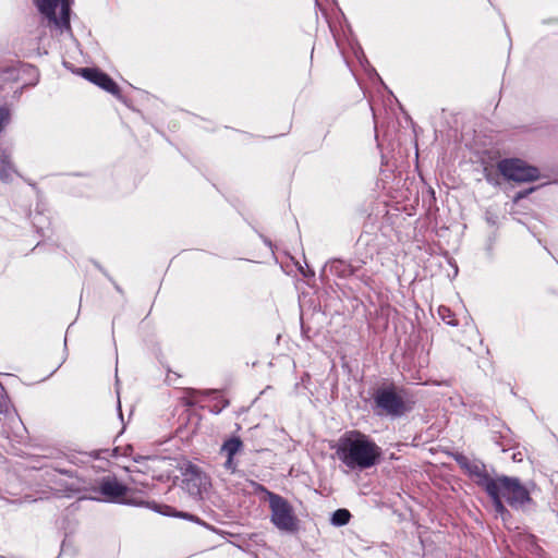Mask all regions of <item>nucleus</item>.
<instances>
[{
  "label": "nucleus",
  "mask_w": 558,
  "mask_h": 558,
  "mask_svg": "<svg viewBox=\"0 0 558 558\" xmlns=\"http://www.w3.org/2000/svg\"><path fill=\"white\" fill-rule=\"evenodd\" d=\"M337 458L350 470H366L375 466L381 458V448L360 430H348L336 446Z\"/></svg>",
  "instance_id": "1"
},
{
  "label": "nucleus",
  "mask_w": 558,
  "mask_h": 558,
  "mask_svg": "<svg viewBox=\"0 0 558 558\" xmlns=\"http://www.w3.org/2000/svg\"><path fill=\"white\" fill-rule=\"evenodd\" d=\"M246 493L260 494V499L269 501L271 521L278 529L288 532L296 529V519L293 515L292 508L281 496L267 490L253 481L246 482Z\"/></svg>",
  "instance_id": "2"
},
{
  "label": "nucleus",
  "mask_w": 558,
  "mask_h": 558,
  "mask_svg": "<svg viewBox=\"0 0 558 558\" xmlns=\"http://www.w3.org/2000/svg\"><path fill=\"white\" fill-rule=\"evenodd\" d=\"M374 410L378 415L399 417L411 410L410 403L393 385L379 387L373 393Z\"/></svg>",
  "instance_id": "3"
},
{
  "label": "nucleus",
  "mask_w": 558,
  "mask_h": 558,
  "mask_svg": "<svg viewBox=\"0 0 558 558\" xmlns=\"http://www.w3.org/2000/svg\"><path fill=\"white\" fill-rule=\"evenodd\" d=\"M496 492L504 498L512 508H519L530 502V492L521 482L515 477L506 475L497 476L493 481Z\"/></svg>",
  "instance_id": "4"
},
{
  "label": "nucleus",
  "mask_w": 558,
  "mask_h": 558,
  "mask_svg": "<svg viewBox=\"0 0 558 558\" xmlns=\"http://www.w3.org/2000/svg\"><path fill=\"white\" fill-rule=\"evenodd\" d=\"M497 167L508 181L523 183L533 182L539 178V171L536 167L530 166L524 160L518 158L502 159L498 162Z\"/></svg>",
  "instance_id": "5"
},
{
  "label": "nucleus",
  "mask_w": 558,
  "mask_h": 558,
  "mask_svg": "<svg viewBox=\"0 0 558 558\" xmlns=\"http://www.w3.org/2000/svg\"><path fill=\"white\" fill-rule=\"evenodd\" d=\"M95 490L101 495L104 500L109 502L144 505L142 500L130 499V488L113 475L101 477Z\"/></svg>",
  "instance_id": "6"
},
{
  "label": "nucleus",
  "mask_w": 558,
  "mask_h": 558,
  "mask_svg": "<svg viewBox=\"0 0 558 558\" xmlns=\"http://www.w3.org/2000/svg\"><path fill=\"white\" fill-rule=\"evenodd\" d=\"M458 465L481 487L485 490L493 486L495 478L490 477L486 471V465L476 459H470L462 453L453 456Z\"/></svg>",
  "instance_id": "7"
},
{
  "label": "nucleus",
  "mask_w": 558,
  "mask_h": 558,
  "mask_svg": "<svg viewBox=\"0 0 558 558\" xmlns=\"http://www.w3.org/2000/svg\"><path fill=\"white\" fill-rule=\"evenodd\" d=\"M243 447V442L240 437H230L223 441L220 447L219 454L225 459L222 468L229 475H233L239 472L240 454Z\"/></svg>",
  "instance_id": "8"
},
{
  "label": "nucleus",
  "mask_w": 558,
  "mask_h": 558,
  "mask_svg": "<svg viewBox=\"0 0 558 558\" xmlns=\"http://www.w3.org/2000/svg\"><path fill=\"white\" fill-rule=\"evenodd\" d=\"M183 483L192 494H201L209 484L207 474L196 464L187 462L182 468Z\"/></svg>",
  "instance_id": "9"
},
{
  "label": "nucleus",
  "mask_w": 558,
  "mask_h": 558,
  "mask_svg": "<svg viewBox=\"0 0 558 558\" xmlns=\"http://www.w3.org/2000/svg\"><path fill=\"white\" fill-rule=\"evenodd\" d=\"M80 74L114 97L121 98L119 85L104 71L97 68H82Z\"/></svg>",
  "instance_id": "10"
},
{
  "label": "nucleus",
  "mask_w": 558,
  "mask_h": 558,
  "mask_svg": "<svg viewBox=\"0 0 558 558\" xmlns=\"http://www.w3.org/2000/svg\"><path fill=\"white\" fill-rule=\"evenodd\" d=\"M60 0H35V4L46 17L57 23L56 9Z\"/></svg>",
  "instance_id": "11"
},
{
  "label": "nucleus",
  "mask_w": 558,
  "mask_h": 558,
  "mask_svg": "<svg viewBox=\"0 0 558 558\" xmlns=\"http://www.w3.org/2000/svg\"><path fill=\"white\" fill-rule=\"evenodd\" d=\"M14 166L11 161L10 155L3 153L0 155V180L3 182H9L12 180L13 174L15 173Z\"/></svg>",
  "instance_id": "12"
},
{
  "label": "nucleus",
  "mask_w": 558,
  "mask_h": 558,
  "mask_svg": "<svg viewBox=\"0 0 558 558\" xmlns=\"http://www.w3.org/2000/svg\"><path fill=\"white\" fill-rule=\"evenodd\" d=\"M485 492L492 498L495 511L501 515L505 514L507 509L502 502V497L496 492V487L494 485L489 486Z\"/></svg>",
  "instance_id": "13"
},
{
  "label": "nucleus",
  "mask_w": 558,
  "mask_h": 558,
  "mask_svg": "<svg viewBox=\"0 0 558 558\" xmlns=\"http://www.w3.org/2000/svg\"><path fill=\"white\" fill-rule=\"evenodd\" d=\"M229 404V401L223 398L218 392H213V398L210 400V403L206 405L210 412L213 413H220L227 405Z\"/></svg>",
  "instance_id": "14"
},
{
  "label": "nucleus",
  "mask_w": 558,
  "mask_h": 558,
  "mask_svg": "<svg viewBox=\"0 0 558 558\" xmlns=\"http://www.w3.org/2000/svg\"><path fill=\"white\" fill-rule=\"evenodd\" d=\"M351 513L347 509H338L332 513L331 523L336 526H342L349 523Z\"/></svg>",
  "instance_id": "15"
},
{
  "label": "nucleus",
  "mask_w": 558,
  "mask_h": 558,
  "mask_svg": "<svg viewBox=\"0 0 558 558\" xmlns=\"http://www.w3.org/2000/svg\"><path fill=\"white\" fill-rule=\"evenodd\" d=\"M148 508H151L154 509L155 511H158L162 514H167V515H175V517H179V518H187V514L185 513H182V512H178V513H174V512H171V507L169 506H159L157 505L155 501L153 502H146L145 504Z\"/></svg>",
  "instance_id": "16"
},
{
  "label": "nucleus",
  "mask_w": 558,
  "mask_h": 558,
  "mask_svg": "<svg viewBox=\"0 0 558 558\" xmlns=\"http://www.w3.org/2000/svg\"><path fill=\"white\" fill-rule=\"evenodd\" d=\"M438 314L441 317V319L444 322H446L448 325H451V326H456L457 325V322L453 319V314H452V312L448 307L440 306L438 308Z\"/></svg>",
  "instance_id": "17"
},
{
  "label": "nucleus",
  "mask_w": 558,
  "mask_h": 558,
  "mask_svg": "<svg viewBox=\"0 0 558 558\" xmlns=\"http://www.w3.org/2000/svg\"><path fill=\"white\" fill-rule=\"evenodd\" d=\"M10 120V111L4 107H0V133Z\"/></svg>",
  "instance_id": "18"
},
{
  "label": "nucleus",
  "mask_w": 558,
  "mask_h": 558,
  "mask_svg": "<svg viewBox=\"0 0 558 558\" xmlns=\"http://www.w3.org/2000/svg\"><path fill=\"white\" fill-rule=\"evenodd\" d=\"M181 377H182V374H180L175 371H172V369H168L166 380L169 385L177 386L178 379H180Z\"/></svg>",
  "instance_id": "19"
},
{
  "label": "nucleus",
  "mask_w": 558,
  "mask_h": 558,
  "mask_svg": "<svg viewBox=\"0 0 558 558\" xmlns=\"http://www.w3.org/2000/svg\"><path fill=\"white\" fill-rule=\"evenodd\" d=\"M69 12H70V9H69L68 4H63L61 14H62V21L65 25H69V21H70Z\"/></svg>",
  "instance_id": "20"
},
{
  "label": "nucleus",
  "mask_w": 558,
  "mask_h": 558,
  "mask_svg": "<svg viewBox=\"0 0 558 558\" xmlns=\"http://www.w3.org/2000/svg\"><path fill=\"white\" fill-rule=\"evenodd\" d=\"M535 190V187H531L529 190H525V191H521L519 192L515 196H514V202H518L524 197H526L530 193H532L533 191Z\"/></svg>",
  "instance_id": "21"
},
{
  "label": "nucleus",
  "mask_w": 558,
  "mask_h": 558,
  "mask_svg": "<svg viewBox=\"0 0 558 558\" xmlns=\"http://www.w3.org/2000/svg\"><path fill=\"white\" fill-rule=\"evenodd\" d=\"M8 411V400L3 395H0V414Z\"/></svg>",
  "instance_id": "22"
}]
</instances>
